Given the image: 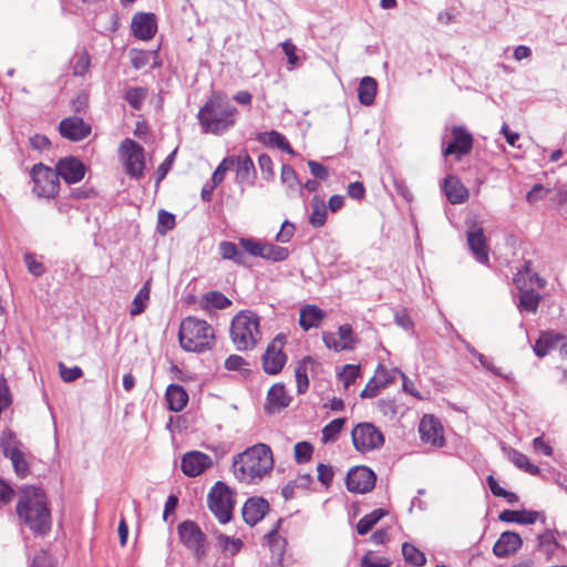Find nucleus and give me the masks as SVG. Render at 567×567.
Listing matches in <instances>:
<instances>
[{"label":"nucleus","mask_w":567,"mask_h":567,"mask_svg":"<svg viewBox=\"0 0 567 567\" xmlns=\"http://www.w3.org/2000/svg\"><path fill=\"white\" fill-rule=\"evenodd\" d=\"M19 518L35 534L44 535L51 529V513L41 488L23 486L17 504Z\"/></svg>","instance_id":"nucleus-1"},{"label":"nucleus","mask_w":567,"mask_h":567,"mask_svg":"<svg viewBox=\"0 0 567 567\" xmlns=\"http://www.w3.org/2000/svg\"><path fill=\"white\" fill-rule=\"evenodd\" d=\"M272 466L270 447L266 444H256L234 458L233 473L244 484H256L272 470Z\"/></svg>","instance_id":"nucleus-2"},{"label":"nucleus","mask_w":567,"mask_h":567,"mask_svg":"<svg viewBox=\"0 0 567 567\" xmlns=\"http://www.w3.org/2000/svg\"><path fill=\"white\" fill-rule=\"evenodd\" d=\"M236 107L219 93H214L198 112L204 133L223 134L235 124Z\"/></svg>","instance_id":"nucleus-3"},{"label":"nucleus","mask_w":567,"mask_h":567,"mask_svg":"<svg viewBox=\"0 0 567 567\" xmlns=\"http://www.w3.org/2000/svg\"><path fill=\"white\" fill-rule=\"evenodd\" d=\"M260 318L251 310L239 311L231 320L230 338L236 349L247 351L252 349L261 338Z\"/></svg>","instance_id":"nucleus-4"},{"label":"nucleus","mask_w":567,"mask_h":567,"mask_svg":"<svg viewBox=\"0 0 567 567\" xmlns=\"http://www.w3.org/2000/svg\"><path fill=\"white\" fill-rule=\"evenodd\" d=\"M178 337L184 350L202 352L210 348L214 330L205 320L187 317L181 322Z\"/></svg>","instance_id":"nucleus-5"},{"label":"nucleus","mask_w":567,"mask_h":567,"mask_svg":"<svg viewBox=\"0 0 567 567\" xmlns=\"http://www.w3.org/2000/svg\"><path fill=\"white\" fill-rule=\"evenodd\" d=\"M0 447L3 455L11 461L17 476L24 478L30 474L32 455L16 437L11 430H4L0 437Z\"/></svg>","instance_id":"nucleus-6"},{"label":"nucleus","mask_w":567,"mask_h":567,"mask_svg":"<svg viewBox=\"0 0 567 567\" xmlns=\"http://www.w3.org/2000/svg\"><path fill=\"white\" fill-rule=\"evenodd\" d=\"M208 508L220 524H227L233 517L234 501L231 491L223 483L217 482L208 493Z\"/></svg>","instance_id":"nucleus-7"},{"label":"nucleus","mask_w":567,"mask_h":567,"mask_svg":"<svg viewBox=\"0 0 567 567\" xmlns=\"http://www.w3.org/2000/svg\"><path fill=\"white\" fill-rule=\"evenodd\" d=\"M31 177L34 183L33 193L38 197L53 198L58 195L60 179L56 171L43 164H35L31 169Z\"/></svg>","instance_id":"nucleus-8"},{"label":"nucleus","mask_w":567,"mask_h":567,"mask_svg":"<svg viewBox=\"0 0 567 567\" xmlns=\"http://www.w3.org/2000/svg\"><path fill=\"white\" fill-rule=\"evenodd\" d=\"M120 158L127 175L140 178L144 171V148L131 138H125L118 148Z\"/></svg>","instance_id":"nucleus-9"},{"label":"nucleus","mask_w":567,"mask_h":567,"mask_svg":"<svg viewBox=\"0 0 567 567\" xmlns=\"http://www.w3.org/2000/svg\"><path fill=\"white\" fill-rule=\"evenodd\" d=\"M351 437L355 450L361 453L380 449L384 443L382 432L368 422L357 424L352 429Z\"/></svg>","instance_id":"nucleus-10"},{"label":"nucleus","mask_w":567,"mask_h":567,"mask_svg":"<svg viewBox=\"0 0 567 567\" xmlns=\"http://www.w3.org/2000/svg\"><path fill=\"white\" fill-rule=\"evenodd\" d=\"M240 246L255 257H260L274 262L284 261L289 257V249L270 243H262L250 238H241Z\"/></svg>","instance_id":"nucleus-11"},{"label":"nucleus","mask_w":567,"mask_h":567,"mask_svg":"<svg viewBox=\"0 0 567 567\" xmlns=\"http://www.w3.org/2000/svg\"><path fill=\"white\" fill-rule=\"evenodd\" d=\"M285 337L277 336L267 347L262 355V369L267 374H278L287 362L284 352Z\"/></svg>","instance_id":"nucleus-12"},{"label":"nucleus","mask_w":567,"mask_h":567,"mask_svg":"<svg viewBox=\"0 0 567 567\" xmlns=\"http://www.w3.org/2000/svg\"><path fill=\"white\" fill-rule=\"evenodd\" d=\"M178 535L182 543L187 548L193 550L197 558H200L203 555H205L206 536L196 523L192 520L183 522L178 526Z\"/></svg>","instance_id":"nucleus-13"},{"label":"nucleus","mask_w":567,"mask_h":567,"mask_svg":"<svg viewBox=\"0 0 567 567\" xmlns=\"http://www.w3.org/2000/svg\"><path fill=\"white\" fill-rule=\"evenodd\" d=\"M377 476L367 466H355L347 474L346 485L349 492L364 494L375 485Z\"/></svg>","instance_id":"nucleus-14"},{"label":"nucleus","mask_w":567,"mask_h":567,"mask_svg":"<svg viewBox=\"0 0 567 567\" xmlns=\"http://www.w3.org/2000/svg\"><path fill=\"white\" fill-rule=\"evenodd\" d=\"M422 442L435 447L445 445L444 429L440 420L432 414H425L419 425Z\"/></svg>","instance_id":"nucleus-15"},{"label":"nucleus","mask_w":567,"mask_h":567,"mask_svg":"<svg viewBox=\"0 0 567 567\" xmlns=\"http://www.w3.org/2000/svg\"><path fill=\"white\" fill-rule=\"evenodd\" d=\"M322 340L327 348L334 351L351 350L355 343L353 330L350 324L340 326L338 333L323 332Z\"/></svg>","instance_id":"nucleus-16"},{"label":"nucleus","mask_w":567,"mask_h":567,"mask_svg":"<svg viewBox=\"0 0 567 567\" xmlns=\"http://www.w3.org/2000/svg\"><path fill=\"white\" fill-rule=\"evenodd\" d=\"M212 465L213 461L210 456L199 451H190L185 453L181 463L183 473L190 477L200 475Z\"/></svg>","instance_id":"nucleus-17"},{"label":"nucleus","mask_w":567,"mask_h":567,"mask_svg":"<svg viewBox=\"0 0 567 567\" xmlns=\"http://www.w3.org/2000/svg\"><path fill=\"white\" fill-rule=\"evenodd\" d=\"M56 174L68 184H75L83 179L85 175V165L75 157L61 158L56 164Z\"/></svg>","instance_id":"nucleus-18"},{"label":"nucleus","mask_w":567,"mask_h":567,"mask_svg":"<svg viewBox=\"0 0 567 567\" xmlns=\"http://www.w3.org/2000/svg\"><path fill=\"white\" fill-rule=\"evenodd\" d=\"M59 131L63 137L76 142L90 135L91 125L79 116H71L61 121Z\"/></svg>","instance_id":"nucleus-19"},{"label":"nucleus","mask_w":567,"mask_h":567,"mask_svg":"<svg viewBox=\"0 0 567 567\" xmlns=\"http://www.w3.org/2000/svg\"><path fill=\"white\" fill-rule=\"evenodd\" d=\"M453 141L443 150V155H456L462 157L470 153L473 146V137L463 127L454 126L452 128Z\"/></svg>","instance_id":"nucleus-20"},{"label":"nucleus","mask_w":567,"mask_h":567,"mask_svg":"<svg viewBox=\"0 0 567 567\" xmlns=\"http://www.w3.org/2000/svg\"><path fill=\"white\" fill-rule=\"evenodd\" d=\"M441 188L446 196L447 200L452 205H458L465 203L470 197L468 189L464 186L461 179L455 175H447L442 184Z\"/></svg>","instance_id":"nucleus-21"},{"label":"nucleus","mask_w":567,"mask_h":567,"mask_svg":"<svg viewBox=\"0 0 567 567\" xmlns=\"http://www.w3.org/2000/svg\"><path fill=\"white\" fill-rule=\"evenodd\" d=\"M157 30L156 19L153 13H136L132 19L133 34L141 40L152 39Z\"/></svg>","instance_id":"nucleus-22"},{"label":"nucleus","mask_w":567,"mask_h":567,"mask_svg":"<svg viewBox=\"0 0 567 567\" xmlns=\"http://www.w3.org/2000/svg\"><path fill=\"white\" fill-rule=\"evenodd\" d=\"M467 244L475 259L481 264L488 262V246L483 228L475 227L467 233Z\"/></svg>","instance_id":"nucleus-23"},{"label":"nucleus","mask_w":567,"mask_h":567,"mask_svg":"<svg viewBox=\"0 0 567 567\" xmlns=\"http://www.w3.org/2000/svg\"><path fill=\"white\" fill-rule=\"evenodd\" d=\"M269 509V504L264 498H249L243 507L244 520L254 526L260 522Z\"/></svg>","instance_id":"nucleus-24"},{"label":"nucleus","mask_w":567,"mask_h":567,"mask_svg":"<svg viewBox=\"0 0 567 567\" xmlns=\"http://www.w3.org/2000/svg\"><path fill=\"white\" fill-rule=\"evenodd\" d=\"M522 545L520 536L515 532H504L493 546L496 557H506L515 553Z\"/></svg>","instance_id":"nucleus-25"},{"label":"nucleus","mask_w":567,"mask_h":567,"mask_svg":"<svg viewBox=\"0 0 567 567\" xmlns=\"http://www.w3.org/2000/svg\"><path fill=\"white\" fill-rule=\"evenodd\" d=\"M499 519L506 523H517V524H534L536 520L540 519L542 523H545L546 517L542 512L536 511H512L505 509L499 514Z\"/></svg>","instance_id":"nucleus-26"},{"label":"nucleus","mask_w":567,"mask_h":567,"mask_svg":"<svg viewBox=\"0 0 567 567\" xmlns=\"http://www.w3.org/2000/svg\"><path fill=\"white\" fill-rule=\"evenodd\" d=\"M290 403V396L282 383L274 384L267 393L266 410L268 412H279Z\"/></svg>","instance_id":"nucleus-27"},{"label":"nucleus","mask_w":567,"mask_h":567,"mask_svg":"<svg viewBox=\"0 0 567 567\" xmlns=\"http://www.w3.org/2000/svg\"><path fill=\"white\" fill-rule=\"evenodd\" d=\"M165 398L171 411L181 412L188 402V394L182 385L171 384L166 389Z\"/></svg>","instance_id":"nucleus-28"},{"label":"nucleus","mask_w":567,"mask_h":567,"mask_svg":"<svg viewBox=\"0 0 567 567\" xmlns=\"http://www.w3.org/2000/svg\"><path fill=\"white\" fill-rule=\"evenodd\" d=\"M564 341V337L559 333L543 332L536 340L534 346V352L537 357L543 358L549 353L550 350L560 346Z\"/></svg>","instance_id":"nucleus-29"},{"label":"nucleus","mask_w":567,"mask_h":567,"mask_svg":"<svg viewBox=\"0 0 567 567\" xmlns=\"http://www.w3.org/2000/svg\"><path fill=\"white\" fill-rule=\"evenodd\" d=\"M323 317L324 312L320 308L307 305L300 309L299 324L305 331H308L311 328L319 327Z\"/></svg>","instance_id":"nucleus-30"},{"label":"nucleus","mask_w":567,"mask_h":567,"mask_svg":"<svg viewBox=\"0 0 567 567\" xmlns=\"http://www.w3.org/2000/svg\"><path fill=\"white\" fill-rule=\"evenodd\" d=\"M255 174V165L251 157L241 153L236 158V179L238 183H251V176Z\"/></svg>","instance_id":"nucleus-31"},{"label":"nucleus","mask_w":567,"mask_h":567,"mask_svg":"<svg viewBox=\"0 0 567 567\" xmlns=\"http://www.w3.org/2000/svg\"><path fill=\"white\" fill-rule=\"evenodd\" d=\"M231 306V300L228 299L224 293L219 291H210L203 296L200 300L202 309L206 311L221 310Z\"/></svg>","instance_id":"nucleus-32"},{"label":"nucleus","mask_w":567,"mask_h":567,"mask_svg":"<svg viewBox=\"0 0 567 567\" xmlns=\"http://www.w3.org/2000/svg\"><path fill=\"white\" fill-rule=\"evenodd\" d=\"M258 141L267 146L277 147L291 155L295 154L287 138L277 131L265 132L258 135Z\"/></svg>","instance_id":"nucleus-33"},{"label":"nucleus","mask_w":567,"mask_h":567,"mask_svg":"<svg viewBox=\"0 0 567 567\" xmlns=\"http://www.w3.org/2000/svg\"><path fill=\"white\" fill-rule=\"evenodd\" d=\"M377 94V81L371 76H364L358 89V99L361 104L370 106L373 104Z\"/></svg>","instance_id":"nucleus-34"},{"label":"nucleus","mask_w":567,"mask_h":567,"mask_svg":"<svg viewBox=\"0 0 567 567\" xmlns=\"http://www.w3.org/2000/svg\"><path fill=\"white\" fill-rule=\"evenodd\" d=\"M507 455V458L516 465L518 468L525 471L528 474L536 475L539 473L538 466L532 464L528 457L515 449H503Z\"/></svg>","instance_id":"nucleus-35"},{"label":"nucleus","mask_w":567,"mask_h":567,"mask_svg":"<svg viewBox=\"0 0 567 567\" xmlns=\"http://www.w3.org/2000/svg\"><path fill=\"white\" fill-rule=\"evenodd\" d=\"M151 279L146 280L143 287L140 289V291L136 293V296L133 299L130 315L135 317L144 312L148 300H150V293H151Z\"/></svg>","instance_id":"nucleus-36"},{"label":"nucleus","mask_w":567,"mask_h":567,"mask_svg":"<svg viewBox=\"0 0 567 567\" xmlns=\"http://www.w3.org/2000/svg\"><path fill=\"white\" fill-rule=\"evenodd\" d=\"M542 300V296L532 290L523 289L519 287V309L535 313L538 309V305Z\"/></svg>","instance_id":"nucleus-37"},{"label":"nucleus","mask_w":567,"mask_h":567,"mask_svg":"<svg viewBox=\"0 0 567 567\" xmlns=\"http://www.w3.org/2000/svg\"><path fill=\"white\" fill-rule=\"evenodd\" d=\"M386 515V511L382 508L374 509L368 515H364L357 524V532L359 535L368 534L372 527Z\"/></svg>","instance_id":"nucleus-38"},{"label":"nucleus","mask_w":567,"mask_h":567,"mask_svg":"<svg viewBox=\"0 0 567 567\" xmlns=\"http://www.w3.org/2000/svg\"><path fill=\"white\" fill-rule=\"evenodd\" d=\"M402 555L408 564L416 567L424 566L426 563L424 553L410 543L402 545Z\"/></svg>","instance_id":"nucleus-39"},{"label":"nucleus","mask_w":567,"mask_h":567,"mask_svg":"<svg viewBox=\"0 0 567 567\" xmlns=\"http://www.w3.org/2000/svg\"><path fill=\"white\" fill-rule=\"evenodd\" d=\"M327 220V207L323 200L315 197L312 200V213L309 217V223L313 227H321Z\"/></svg>","instance_id":"nucleus-40"},{"label":"nucleus","mask_w":567,"mask_h":567,"mask_svg":"<svg viewBox=\"0 0 567 567\" xmlns=\"http://www.w3.org/2000/svg\"><path fill=\"white\" fill-rule=\"evenodd\" d=\"M346 419L339 417L328 423L321 431V441L323 443L333 442L342 431Z\"/></svg>","instance_id":"nucleus-41"},{"label":"nucleus","mask_w":567,"mask_h":567,"mask_svg":"<svg viewBox=\"0 0 567 567\" xmlns=\"http://www.w3.org/2000/svg\"><path fill=\"white\" fill-rule=\"evenodd\" d=\"M147 96V90L144 87H131L125 92V101L135 110H141Z\"/></svg>","instance_id":"nucleus-42"},{"label":"nucleus","mask_w":567,"mask_h":567,"mask_svg":"<svg viewBox=\"0 0 567 567\" xmlns=\"http://www.w3.org/2000/svg\"><path fill=\"white\" fill-rule=\"evenodd\" d=\"M219 252L224 259L233 260L236 264L244 262V254L238 250L234 243L221 241L219 245Z\"/></svg>","instance_id":"nucleus-43"},{"label":"nucleus","mask_w":567,"mask_h":567,"mask_svg":"<svg viewBox=\"0 0 567 567\" xmlns=\"http://www.w3.org/2000/svg\"><path fill=\"white\" fill-rule=\"evenodd\" d=\"M307 365L308 359H305L298 363L295 370L298 393H305L309 386Z\"/></svg>","instance_id":"nucleus-44"},{"label":"nucleus","mask_w":567,"mask_h":567,"mask_svg":"<svg viewBox=\"0 0 567 567\" xmlns=\"http://www.w3.org/2000/svg\"><path fill=\"white\" fill-rule=\"evenodd\" d=\"M218 544L225 553L230 555H235L243 547V542L239 538L229 537L227 535L220 534L217 537Z\"/></svg>","instance_id":"nucleus-45"},{"label":"nucleus","mask_w":567,"mask_h":567,"mask_svg":"<svg viewBox=\"0 0 567 567\" xmlns=\"http://www.w3.org/2000/svg\"><path fill=\"white\" fill-rule=\"evenodd\" d=\"M390 383V379H384L378 381L377 378H371L367 383L365 388L360 393V396L365 398H374L378 395L380 389L385 388Z\"/></svg>","instance_id":"nucleus-46"},{"label":"nucleus","mask_w":567,"mask_h":567,"mask_svg":"<svg viewBox=\"0 0 567 567\" xmlns=\"http://www.w3.org/2000/svg\"><path fill=\"white\" fill-rule=\"evenodd\" d=\"M360 375V365L358 364H346L342 371L339 373L341 381L343 382L344 389H348L357 378Z\"/></svg>","instance_id":"nucleus-47"},{"label":"nucleus","mask_w":567,"mask_h":567,"mask_svg":"<svg viewBox=\"0 0 567 567\" xmlns=\"http://www.w3.org/2000/svg\"><path fill=\"white\" fill-rule=\"evenodd\" d=\"M312 453L313 446L308 442H299L295 445V457L299 464L310 461Z\"/></svg>","instance_id":"nucleus-48"},{"label":"nucleus","mask_w":567,"mask_h":567,"mask_svg":"<svg viewBox=\"0 0 567 567\" xmlns=\"http://www.w3.org/2000/svg\"><path fill=\"white\" fill-rule=\"evenodd\" d=\"M174 227H175V216L164 209H161L158 213V226H157L158 233L164 235L168 230H172Z\"/></svg>","instance_id":"nucleus-49"},{"label":"nucleus","mask_w":567,"mask_h":567,"mask_svg":"<svg viewBox=\"0 0 567 567\" xmlns=\"http://www.w3.org/2000/svg\"><path fill=\"white\" fill-rule=\"evenodd\" d=\"M56 560L47 550H40L31 560L30 567H55Z\"/></svg>","instance_id":"nucleus-50"},{"label":"nucleus","mask_w":567,"mask_h":567,"mask_svg":"<svg viewBox=\"0 0 567 567\" xmlns=\"http://www.w3.org/2000/svg\"><path fill=\"white\" fill-rule=\"evenodd\" d=\"M391 560L386 557H377L371 551L367 553L362 558L361 567H389Z\"/></svg>","instance_id":"nucleus-51"},{"label":"nucleus","mask_w":567,"mask_h":567,"mask_svg":"<svg viewBox=\"0 0 567 567\" xmlns=\"http://www.w3.org/2000/svg\"><path fill=\"white\" fill-rule=\"evenodd\" d=\"M59 373L64 382H73L81 378L83 371L79 367L68 368L62 362L59 363Z\"/></svg>","instance_id":"nucleus-52"},{"label":"nucleus","mask_w":567,"mask_h":567,"mask_svg":"<svg viewBox=\"0 0 567 567\" xmlns=\"http://www.w3.org/2000/svg\"><path fill=\"white\" fill-rule=\"evenodd\" d=\"M281 181L284 184H286L289 188L295 189L297 185H299V179L297 177V174L295 169L287 164H284L281 167Z\"/></svg>","instance_id":"nucleus-53"},{"label":"nucleus","mask_w":567,"mask_h":567,"mask_svg":"<svg viewBox=\"0 0 567 567\" xmlns=\"http://www.w3.org/2000/svg\"><path fill=\"white\" fill-rule=\"evenodd\" d=\"M538 546L542 550L551 553L558 546V543L556 542L554 534L548 530L538 536Z\"/></svg>","instance_id":"nucleus-54"},{"label":"nucleus","mask_w":567,"mask_h":567,"mask_svg":"<svg viewBox=\"0 0 567 567\" xmlns=\"http://www.w3.org/2000/svg\"><path fill=\"white\" fill-rule=\"evenodd\" d=\"M379 412L388 419H393L398 413V405L394 400H380L378 402Z\"/></svg>","instance_id":"nucleus-55"},{"label":"nucleus","mask_w":567,"mask_h":567,"mask_svg":"<svg viewBox=\"0 0 567 567\" xmlns=\"http://www.w3.org/2000/svg\"><path fill=\"white\" fill-rule=\"evenodd\" d=\"M281 48L288 59L289 69H293L299 63V58L296 54L297 47L292 42L287 40L281 43Z\"/></svg>","instance_id":"nucleus-56"},{"label":"nucleus","mask_w":567,"mask_h":567,"mask_svg":"<svg viewBox=\"0 0 567 567\" xmlns=\"http://www.w3.org/2000/svg\"><path fill=\"white\" fill-rule=\"evenodd\" d=\"M258 165L266 179L274 176V163L269 155L261 154L258 157Z\"/></svg>","instance_id":"nucleus-57"},{"label":"nucleus","mask_w":567,"mask_h":567,"mask_svg":"<svg viewBox=\"0 0 567 567\" xmlns=\"http://www.w3.org/2000/svg\"><path fill=\"white\" fill-rule=\"evenodd\" d=\"M317 472L320 483H322L326 487L330 486L333 478L332 467L320 463L317 467Z\"/></svg>","instance_id":"nucleus-58"},{"label":"nucleus","mask_w":567,"mask_h":567,"mask_svg":"<svg viewBox=\"0 0 567 567\" xmlns=\"http://www.w3.org/2000/svg\"><path fill=\"white\" fill-rule=\"evenodd\" d=\"M548 192H549V189H546L542 184H536L527 193L526 200L529 204L537 203L538 200L543 199Z\"/></svg>","instance_id":"nucleus-59"},{"label":"nucleus","mask_w":567,"mask_h":567,"mask_svg":"<svg viewBox=\"0 0 567 567\" xmlns=\"http://www.w3.org/2000/svg\"><path fill=\"white\" fill-rule=\"evenodd\" d=\"M224 365L229 371H239L247 365V362L243 357L238 354H231L225 360Z\"/></svg>","instance_id":"nucleus-60"},{"label":"nucleus","mask_w":567,"mask_h":567,"mask_svg":"<svg viewBox=\"0 0 567 567\" xmlns=\"http://www.w3.org/2000/svg\"><path fill=\"white\" fill-rule=\"evenodd\" d=\"M293 233H295L293 224L286 220L281 225V229L276 235V240L279 243H284V244L288 243L292 238Z\"/></svg>","instance_id":"nucleus-61"},{"label":"nucleus","mask_w":567,"mask_h":567,"mask_svg":"<svg viewBox=\"0 0 567 567\" xmlns=\"http://www.w3.org/2000/svg\"><path fill=\"white\" fill-rule=\"evenodd\" d=\"M395 323L402 329L410 331L413 328V322L406 310L396 311L394 315Z\"/></svg>","instance_id":"nucleus-62"},{"label":"nucleus","mask_w":567,"mask_h":567,"mask_svg":"<svg viewBox=\"0 0 567 567\" xmlns=\"http://www.w3.org/2000/svg\"><path fill=\"white\" fill-rule=\"evenodd\" d=\"M90 66V58L86 53H82L73 65L74 75H84Z\"/></svg>","instance_id":"nucleus-63"},{"label":"nucleus","mask_w":567,"mask_h":567,"mask_svg":"<svg viewBox=\"0 0 567 567\" xmlns=\"http://www.w3.org/2000/svg\"><path fill=\"white\" fill-rule=\"evenodd\" d=\"M533 449L537 453H542L546 456L553 455V447L547 443L543 436H537L533 440Z\"/></svg>","instance_id":"nucleus-64"}]
</instances>
